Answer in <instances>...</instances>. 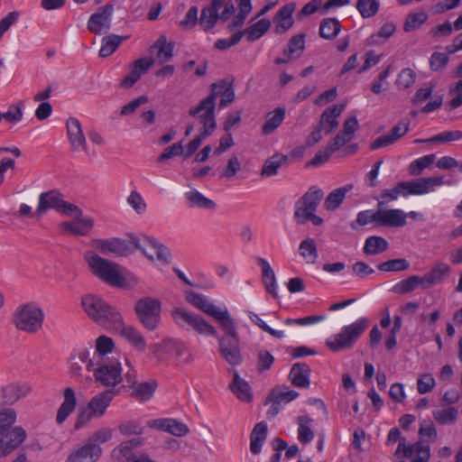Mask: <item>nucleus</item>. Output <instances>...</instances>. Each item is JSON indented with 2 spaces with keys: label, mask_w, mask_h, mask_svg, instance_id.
I'll list each match as a JSON object with an SVG mask.
<instances>
[{
  "label": "nucleus",
  "mask_w": 462,
  "mask_h": 462,
  "mask_svg": "<svg viewBox=\"0 0 462 462\" xmlns=\"http://www.w3.org/2000/svg\"><path fill=\"white\" fill-rule=\"evenodd\" d=\"M262 281L266 291L273 298L278 299V286L273 270L269 263L262 259Z\"/></svg>",
  "instance_id": "38"
},
{
  "label": "nucleus",
  "mask_w": 462,
  "mask_h": 462,
  "mask_svg": "<svg viewBox=\"0 0 462 462\" xmlns=\"http://www.w3.org/2000/svg\"><path fill=\"white\" fill-rule=\"evenodd\" d=\"M318 204H301L295 210L294 217L299 224H305L308 221L312 222L315 226L322 224V217L317 216Z\"/></svg>",
  "instance_id": "36"
},
{
  "label": "nucleus",
  "mask_w": 462,
  "mask_h": 462,
  "mask_svg": "<svg viewBox=\"0 0 462 462\" xmlns=\"http://www.w3.org/2000/svg\"><path fill=\"white\" fill-rule=\"evenodd\" d=\"M388 248V242L382 236H369L364 245V252L366 254L374 255L383 253Z\"/></svg>",
  "instance_id": "44"
},
{
  "label": "nucleus",
  "mask_w": 462,
  "mask_h": 462,
  "mask_svg": "<svg viewBox=\"0 0 462 462\" xmlns=\"http://www.w3.org/2000/svg\"><path fill=\"white\" fill-rule=\"evenodd\" d=\"M356 223L359 226H365L368 224H374L377 226V209L375 210H365L361 211L357 215V218L356 222L351 223V227L356 228Z\"/></svg>",
  "instance_id": "56"
},
{
  "label": "nucleus",
  "mask_w": 462,
  "mask_h": 462,
  "mask_svg": "<svg viewBox=\"0 0 462 462\" xmlns=\"http://www.w3.org/2000/svg\"><path fill=\"white\" fill-rule=\"evenodd\" d=\"M150 52L155 53V60L158 63L163 64L171 60L173 56V43L167 42V38L161 35L150 47Z\"/></svg>",
  "instance_id": "31"
},
{
  "label": "nucleus",
  "mask_w": 462,
  "mask_h": 462,
  "mask_svg": "<svg viewBox=\"0 0 462 462\" xmlns=\"http://www.w3.org/2000/svg\"><path fill=\"white\" fill-rule=\"evenodd\" d=\"M112 330L120 332L137 350L143 351L145 349L146 342L144 337L134 327H125L124 325L123 317H121V327L118 328H113Z\"/></svg>",
  "instance_id": "37"
},
{
  "label": "nucleus",
  "mask_w": 462,
  "mask_h": 462,
  "mask_svg": "<svg viewBox=\"0 0 462 462\" xmlns=\"http://www.w3.org/2000/svg\"><path fill=\"white\" fill-rule=\"evenodd\" d=\"M85 259L92 273L109 285L123 288L125 279L118 270V265L94 253H86Z\"/></svg>",
  "instance_id": "5"
},
{
  "label": "nucleus",
  "mask_w": 462,
  "mask_h": 462,
  "mask_svg": "<svg viewBox=\"0 0 462 462\" xmlns=\"http://www.w3.org/2000/svg\"><path fill=\"white\" fill-rule=\"evenodd\" d=\"M154 353L162 355H169L175 358H181L185 355L187 356L183 359L184 363H190L192 361L191 355L185 343L180 339L165 338L160 343L152 346Z\"/></svg>",
  "instance_id": "13"
},
{
  "label": "nucleus",
  "mask_w": 462,
  "mask_h": 462,
  "mask_svg": "<svg viewBox=\"0 0 462 462\" xmlns=\"http://www.w3.org/2000/svg\"><path fill=\"white\" fill-rule=\"evenodd\" d=\"M457 415L458 411L454 407H448L433 411V417L439 424L454 423Z\"/></svg>",
  "instance_id": "52"
},
{
  "label": "nucleus",
  "mask_w": 462,
  "mask_h": 462,
  "mask_svg": "<svg viewBox=\"0 0 462 462\" xmlns=\"http://www.w3.org/2000/svg\"><path fill=\"white\" fill-rule=\"evenodd\" d=\"M143 427L135 420H128L119 425V431L125 436L142 435Z\"/></svg>",
  "instance_id": "58"
},
{
  "label": "nucleus",
  "mask_w": 462,
  "mask_h": 462,
  "mask_svg": "<svg viewBox=\"0 0 462 462\" xmlns=\"http://www.w3.org/2000/svg\"><path fill=\"white\" fill-rule=\"evenodd\" d=\"M410 263L405 259H393L378 265L381 272H401L409 269Z\"/></svg>",
  "instance_id": "53"
},
{
  "label": "nucleus",
  "mask_w": 462,
  "mask_h": 462,
  "mask_svg": "<svg viewBox=\"0 0 462 462\" xmlns=\"http://www.w3.org/2000/svg\"><path fill=\"white\" fill-rule=\"evenodd\" d=\"M135 312L148 330H154L160 323L161 302L152 298H144L139 300L134 307Z\"/></svg>",
  "instance_id": "10"
},
{
  "label": "nucleus",
  "mask_w": 462,
  "mask_h": 462,
  "mask_svg": "<svg viewBox=\"0 0 462 462\" xmlns=\"http://www.w3.org/2000/svg\"><path fill=\"white\" fill-rule=\"evenodd\" d=\"M356 6L360 15L367 19L377 14L380 4L376 0H357Z\"/></svg>",
  "instance_id": "48"
},
{
  "label": "nucleus",
  "mask_w": 462,
  "mask_h": 462,
  "mask_svg": "<svg viewBox=\"0 0 462 462\" xmlns=\"http://www.w3.org/2000/svg\"><path fill=\"white\" fill-rule=\"evenodd\" d=\"M415 78V72L411 69L406 68L398 74L395 83L399 88L406 89L414 84Z\"/></svg>",
  "instance_id": "55"
},
{
  "label": "nucleus",
  "mask_w": 462,
  "mask_h": 462,
  "mask_svg": "<svg viewBox=\"0 0 462 462\" xmlns=\"http://www.w3.org/2000/svg\"><path fill=\"white\" fill-rule=\"evenodd\" d=\"M128 37H123L116 34L105 36L102 40V45L99 50V56L106 58L116 51L120 43Z\"/></svg>",
  "instance_id": "45"
},
{
  "label": "nucleus",
  "mask_w": 462,
  "mask_h": 462,
  "mask_svg": "<svg viewBox=\"0 0 462 462\" xmlns=\"http://www.w3.org/2000/svg\"><path fill=\"white\" fill-rule=\"evenodd\" d=\"M26 431L22 427L0 434V457H5L16 449L26 439Z\"/></svg>",
  "instance_id": "19"
},
{
  "label": "nucleus",
  "mask_w": 462,
  "mask_h": 462,
  "mask_svg": "<svg viewBox=\"0 0 462 462\" xmlns=\"http://www.w3.org/2000/svg\"><path fill=\"white\" fill-rule=\"evenodd\" d=\"M240 169V162L238 158L234 155L228 160L226 166L221 171L219 177L230 179L234 177Z\"/></svg>",
  "instance_id": "60"
},
{
  "label": "nucleus",
  "mask_w": 462,
  "mask_h": 462,
  "mask_svg": "<svg viewBox=\"0 0 462 462\" xmlns=\"http://www.w3.org/2000/svg\"><path fill=\"white\" fill-rule=\"evenodd\" d=\"M407 215L401 209H377V226L402 227L406 225Z\"/></svg>",
  "instance_id": "25"
},
{
  "label": "nucleus",
  "mask_w": 462,
  "mask_h": 462,
  "mask_svg": "<svg viewBox=\"0 0 462 462\" xmlns=\"http://www.w3.org/2000/svg\"><path fill=\"white\" fill-rule=\"evenodd\" d=\"M420 286L423 289V281L421 276L411 275L407 279L402 280L393 287V291L399 294H406Z\"/></svg>",
  "instance_id": "41"
},
{
  "label": "nucleus",
  "mask_w": 462,
  "mask_h": 462,
  "mask_svg": "<svg viewBox=\"0 0 462 462\" xmlns=\"http://www.w3.org/2000/svg\"><path fill=\"white\" fill-rule=\"evenodd\" d=\"M1 114L3 119L13 124L20 122L23 115L21 106L16 104L10 106L7 112Z\"/></svg>",
  "instance_id": "62"
},
{
  "label": "nucleus",
  "mask_w": 462,
  "mask_h": 462,
  "mask_svg": "<svg viewBox=\"0 0 462 462\" xmlns=\"http://www.w3.org/2000/svg\"><path fill=\"white\" fill-rule=\"evenodd\" d=\"M341 25L336 18H325L319 25V36L327 39H334L340 32Z\"/></svg>",
  "instance_id": "43"
},
{
  "label": "nucleus",
  "mask_w": 462,
  "mask_h": 462,
  "mask_svg": "<svg viewBox=\"0 0 462 462\" xmlns=\"http://www.w3.org/2000/svg\"><path fill=\"white\" fill-rule=\"evenodd\" d=\"M353 184H346L332 190L327 197L325 202H343L346 194L353 189Z\"/></svg>",
  "instance_id": "59"
},
{
  "label": "nucleus",
  "mask_w": 462,
  "mask_h": 462,
  "mask_svg": "<svg viewBox=\"0 0 462 462\" xmlns=\"http://www.w3.org/2000/svg\"><path fill=\"white\" fill-rule=\"evenodd\" d=\"M32 391L29 383H12L4 386L0 391V404L12 405L27 396Z\"/></svg>",
  "instance_id": "21"
},
{
  "label": "nucleus",
  "mask_w": 462,
  "mask_h": 462,
  "mask_svg": "<svg viewBox=\"0 0 462 462\" xmlns=\"http://www.w3.org/2000/svg\"><path fill=\"white\" fill-rule=\"evenodd\" d=\"M436 385L433 375L430 373L422 374L417 379V390L420 394H426L431 392Z\"/></svg>",
  "instance_id": "54"
},
{
  "label": "nucleus",
  "mask_w": 462,
  "mask_h": 462,
  "mask_svg": "<svg viewBox=\"0 0 462 462\" xmlns=\"http://www.w3.org/2000/svg\"><path fill=\"white\" fill-rule=\"evenodd\" d=\"M223 4L224 0H211L210 5L202 9L199 22L205 32L211 30L220 19L218 11Z\"/></svg>",
  "instance_id": "29"
},
{
  "label": "nucleus",
  "mask_w": 462,
  "mask_h": 462,
  "mask_svg": "<svg viewBox=\"0 0 462 462\" xmlns=\"http://www.w3.org/2000/svg\"><path fill=\"white\" fill-rule=\"evenodd\" d=\"M102 454V448L97 444L87 442L74 448L67 457L65 462H97Z\"/></svg>",
  "instance_id": "20"
},
{
  "label": "nucleus",
  "mask_w": 462,
  "mask_h": 462,
  "mask_svg": "<svg viewBox=\"0 0 462 462\" xmlns=\"http://www.w3.org/2000/svg\"><path fill=\"white\" fill-rule=\"evenodd\" d=\"M68 139L72 152L83 151L88 153L87 140L79 121L74 117H69L66 123Z\"/></svg>",
  "instance_id": "18"
},
{
  "label": "nucleus",
  "mask_w": 462,
  "mask_h": 462,
  "mask_svg": "<svg viewBox=\"0 0 462 462\" xmlns=\"http://www.w3.org/2000/svg\"><path fill=\"white\" fill-rule=\"evenodd\" d=\"M186 300L194 307L214 318L220 325L228 323L231 318L226 308H220L209 301L208 297L195 291H189L186 294Z\"/></svg>",
  "instance_id": "12"
},
{
  "label": "nucleus",
  "mask_w": 462,
  "mask_h": 462,
  "mask_svg": "<svg viewBox=\"0 0 462 462\" xmlns=\"http://www.w3.org/2000/svg\"><path fill=\"white\" fill-rule=\"evenodd\" d=\"M427 20L428 14L425 12L409 14L403 24V30L406 32H412L422 25Z\"/></svg>",
  "instance_id": "51"
},
{
  "label": "nucleus",
  "mask_w": 462,
  "mask_h": 462,
  "mask_svg": "<svg viewBox=\"0 0 462 462\" xmlns=\"http://www.w3.org/2000/svg\"><path fill=\"white\" fill-rule=\"evenodd\" d=\"M296 8L294 3H291L282 6L276 13L273 23L275 24V32L277 34H282L292 27L294 20L292 14Z\"/></svg>",
  "instance_id": "27"
},
{
  "label": "nucleus",
  "mask_w": 462,
  "mask_h": 462,
  "mask_svg": "<svg viewBox=\"0 0 462 462\" xmlns=\"http://www.w3.org/2000/svg\"><path fill=\"white\" fill-rule=\"evenodd\" d=\"M394 454L398 457L402 454L404 457L411 458V462H427L430 457V448L421 441L406 445L403 440L398 444Z\"/></svg>",
  "instance_id": "17"
},
{
  "label": "nucleus",
  "mask_w": 462,
  "mask_h": 462,
  "mask_svg": "<svg viewBox=\"0 0 462 462\" xmlns=\"http://www.w3.org/2000/svg\"><path fill=\"white\" fill-rule=\"evenodd\" d=\"M15 420L16 413L12 409L0 412V434L11 430Z\"/></svg>",
  "instance_id": "57"
},
{
  "label": "nucleus",
  "mask_w": 462,
  "mask_h": 462,
  "mask_svg": "<svg viewBox=\"0 0 462 462\" xmlns=\"http://www.w3.org/2000/svg\"><path fill=\"white\" fill-rule=\"evenodd\" d=\"M232 372L234 378L229 384L231 392L242 402H250L253 400V393L248 383L240 377L235 369H229Z\"/></svg>",
  "instance_id": "32"
},
{
  "label": "nucleus",
  "mask_w": 462,
  "mask_h": 462,
  "mask_svg": "<svg viewBox=\"0 0 462 462\" xmlns=\"http://www.w3.org/2000/svg\"><path fill=\"white\" fill-rule=\"evenodd\" d=\"M215 107L212 96L203 98L196 107L189 111V116H198L203 125L200 134L204 136L211 135L217 127Z\"/></svg>",
  "instance_id": "11"
},
{
  "label": "nucleus",
  "mask_w": 462,
  "mask_h": 462,
  "mask_svg": "<svg viewBox=\"0 0 462 462\" xmlns=\"http://www.w3.org/2000/svg\"><path fill=\"white\" fill-rule=\"evenodd\" d=\"M113 11L114 6L111 4L100 7L97 12L90 15L88 29L96 34H101L102 32L108 31L111 27Z\"/></svg>",
  "instance_id": "15"
},
{
  "label": "nucleus",
  "mask_w": 462,
  "mask_h": 462,
  "mask_svg": "<svg viewBox=\"0 0 462 462\" xmlns=\"http://www.w3.org/2000/svg\"><path fill=\"white\" fill-rule=\"evenodd\" d=\"M171 317L180 328L186 329L192 328L204 336L217 337V330L213 326L199 316L188 312L181 308H173Z\"/></svg>",
  "instance_id": "9"
},
{
  "label": "nucleus",
  "mask_w": 462,
  "mask_h": 462,
  "mask_svg": "<svg viewBox=\"0 0 462 462\" xmlns=\"http://www.w3.org/2000/svg\"><path fill=\"white\" fill-rule=\"evenodd\" d=\"M151 246L157 254V259L163 264L169 263L171 254L169 249L162 244H159L154 238L143 236L138 238L131 236L129 240L120 238L110 239H94L92 245L103 254H112L117 256H125L134 253V249H139L149 260H153L152 254L147 252L145 245Z\"/></svg>",
  "instance_id": "1"
},
{
  "label": "nucleus",
  "mask_w": 462,
  "mask_h": 462,
  "mask_svg": "<svg viewBox=\"0 0 462 462\" xmlns=\"http://www.w3.org/2000/svg\"><path fill=\"white\" fill-rule=\"evenodd\" d=\"M287 162V156L282 153H275L268 158L262 168V176L271 177L276 175L278 169Z\"/></svg>",
  "instance_id": "42"
},
{
  "label": "nucleus",
  "mask_w": 462,
  "mask_h": 462,
  "mask_svg": "<svg viewBox=\"0 0 462 462\" xmlns=\"http://www.w3.org/2000/svg\"><path fill=\"white\" fill-rule=\"evenodd\" d=\"M305 48V34H298L291 37L286 48L283 51V56L275 60L276 64H283L289 62L291 59L298 58L301 55Z\"/></svg>",
  "instance_id": "28"
},
{
  "label": "nucleus",
  "mask_w": 462,
  "mask_h": 462,
  "mask_svg": "<svg viewBox=\"0 0 462 462\" xmlns=\"http://www.w3.org/2000/svg\"><path fill=\"white\" fill-rule=\"evenodd\" d=\"M228 321L227 326L221 325L226 334L219 338V354L228 365L234 367L242 363L243 357L235 323L232 318Z\"/></svg>",
  "instance_id": "7"
},
{
  "label": "nucleus",
  "mask_w": 462,
  "mask_h": 462,
  "mask_svg": "<svg viewBox=\"0 0 462 462\" xmlns=\"http://www.w3.org/2000/svg\"><path fill=\"white\" fill-rule=\"evenodd\" d=\"M324 191L317 186H312L300 198L299 202H319L324 199Z\"/></svg>",
  "instance_id": "64"
},
{
  "label": "nucleus",
  "mask_w": 462,
  "mask_h": 462,
  "mask_svg": "<svg viewBox=\"0 0 462 462\" xmlns=\"http://www.w3.org/2000/svg\"><path fill=\"white\" fill-rule=\"evenodd\" d=\"M122 369L118 361L114 360L103 364L94 370V376L97 382L109 387L116 386L122 381Z\"/></svg>",
  "instance_id": "14"
},
{
  "label": "nucleus",
  "mask_w": 462,
  "mask_h": 462,
  "mask_svg": "<svg viewBox=\"0 0 462 462\" xmlns=\"http://www.w3.org/2000/svg\"><path fill=\"white\" fill-rule=\"evenodd\" d=\"M77 399L72 388L68 387L64 390V400L57 411L56 421L58 424L63 423L67 418L75 410Z\"/></svg>",
  "instance_id": "33"
},
{
  "label": "nucleus",
  "mask_w": 462,
  "mask_h": 462,
  "mask_svg": "<svg viewBox=\"0 0 462 462\" xmlns=\"http://www.w3.org/2000/svg\"><path fill=\"white\" fill-rule=\"evenodd\" d=\"M156 386L154 381L139 383L134 386L132 395L141 401H148L153 395Z\"/></svg>",
  "instance_id": "49"
},
{
  "label": "nucleus",
  "mask_w": 462,
  "mask_h": 462,
  "mask_svg": "<svg viewBox=\"0 0 462 462\" xmlns=\"http://www.w3.org/2000/svg\"><path fill=\"white\" fill-rule=\"evenodd\" d=\"M285 108L277 107L273 111L267 113L265 123L262 126V132L265 134H273L282 123L285 118Z\"/></svg>",
  "instance_id": "39"
},
{
  "label": "nucleus",
  "mask_w": 462,
  "mask_h": 462,
  "mask_svg": "<svg viewBox=\"0 0 462 462\" xmlns=\"http://www.w3.org/2000/svg\"><path fill=\"white\" fill-rule=\"evenodd\" d=\"M405 186L406 196L408 195H423L431 192L436 187L444 184L443 177H429L420 178L409 181H403Z\"/></svg>",
  "instance_id": "16"
},
{
  "label": "nucleus",
  "mask_w": 462,
  "mask_h": 462,
  "mask_svg": "<svg viewBox=\"0 0 462 462\" xmlns=\"http://www.w3.org/2000/svg\"><path fill=\"white\" fill-rule=\"evenodd\" d=\"M50 208L72 218L71 222H62L60 224V228L66 233L85 236L93 227V219L91 217H82V211L76 204H39L36 215H44Z\"/></svg>",
  "instance_id": "3"
},
{
  "label": "nucleus",
  "mask_w": 462,
  "mask_h": 462,
  "mask_svg": "<svg viewBox=\"0 0 462 462\" xmlns=\"http://www.w3.org/2000/svg\"><path fill=\"white\" fill-rule=\"evenodd\" d=\"M43 319L42 310L31 303L19 306L13 315L16 328L27 333L37 332L42 328Z\"/></svg>",
  "instance_id": "8"
},
{
  "label": "nucleus",
  "mask_w": 462,
  "mask_h": 462,
  "mask_svg": "<svg viewBox=\"0 0 462 462\" xmlns=\"http://www.w3.org/2000/svg\"><path fill=\"white\" fill-rule=\"evenodd\" d=\"M81 304L87 315L106 329L121 327L122 315L103 299L88 294L82 298Z\"/></svg>",
  "instance_id": "2"
},
{
  "label": "nucleus",
  "mask_w": 462,
  "mask_h": 462,
  "mask_svg": "<svg viewBox=\"0 0 462 462\" xmlns=\"http://www.w3.org/2000/svg\"><path fill=\"white\" fill-rule=\"evenodd\" d=\"M154 64V59L141 58L136 60L129 72L120 82V87L129 88L136 83L141 76L146 73Z\"/></svg>",
  "instance_id": "24"
},
{
  "label": "nucleus",
  "mask_w": 462,
  "mask_h": 462,
  "mask_svg": "<svg viewBox=\"0 0 462 462\" xmlns=\"http://www.w3.org/2000/svg\"><path fill=\"white\" fill-rule=\"evenodd\" d=\"M299 252L307 263H313L318 258L316 244L311 238H307L300 244Z\"/></svg>",
  "instance_id": "47"
},
{
  "label": "nucleus",
  "mask_w": 462,
  "mask_h": 462,
  "mask_svg": "<svg viewBox=\"0 0 462 462\" xmlns=\"http://www.w3.org/2000/svg\"><path fill=\"white\" fill-rule=\"evenodd\" d=\"M244 36V32H236L229 39H218L215 42V48L225 51L237 44Z\"/></svg>",
  "instance_id": "63"
},
{
  "label": "nucleus",
  "mask_w": 462,
  "mask_h": 462,
  "mask_svg": "<svg viewBox=\"0 0 462 462\" xmlns=\"http://www.w3.org/2000/svg\"><path fill=\"white\" fill-rule=\"evenodd\" d=\"M238 3L239 13L236 14L232 23L228 24L229 32H234L236 28L242 27L246 18V15L252 10L251 0H236Z\"/></svg>",
  "instance_id": "46"
},
{
  "label": "nucleus",
  "mask_w": 462,
  "mask_h": 462,
  "mask_svg": "<svg viewBox=\"0 0 462 462\" xmlns=\"http://www.w3.org/2000/svg\"><path fill=\"white\" fill-rule=\"evenodd\" d=\"M211 93L208 97L213 96L214 106H216V100L217 97H221L219 101V107L225 108L230 105L236 97L235 89L232 86V81L227 79H221L217 83H213L210 86Z\"/></svg>",
  "instance_id": "22"
},
{
  "label": "nucleus",
  "mask_w": 462,
  "mask_h": 462,
  "mask_svg": "<svg viewBox=\"0 0 462 462\" xmlns=\"http://www.w3.org/2000/svg\"><path fill=\"white\" fill-rule=\"evenodd\" d=\"M369 319L365 317L357 319L349 325L343 326L339 332L326 340V346L333 352L352 348L369 327Z\"/></svg>",
  "instance_id": "4"
},
{
  "label": "nucleus",
  "mask_w": 462,
  "mask_h": 462,
  "mask_svg": "<svg viewBox=\"0 0 462 462\" xmlns=\"http://www.w3.org/2000/svg\"><path fill=\"white\" fill-rule=\"evenodd\" d=\"M144 443L143 438L138 437L121 442L111 452V457L116 462H123L125 457L134 454L133 449L142 447Z\"/></svg>",
  "instance_id": "35"
},
{
  "label": "nucleus",
  "mask_w": 462,
  "mask_h": 462,
  "mask_svg": "<svg viewBox=\"0 0 462 462\" xmlns=\"http://www.w3.org/2000/svg\"><path fill=\"white\" fill-rule=\"evenodd\" d=\"M147 426L152 429L169 432L176 437H183L189 433V427L175 419L163 418L147 421Z\"/></svg>",
  "instance_id": "23"
},
{
  "label": "nucleus",
  "mask_w": 462,
  "mask_h": 462,
  "mask_svg": "<svg viewBox=\"0 0 462 462\" xmlns=\"http://www.w3.org/2000/svg\"><path fill=\"white\" fill-rule=\"evenodd\" d=\"M436 159L435 154L422 156L411 162L409 165V173L411 176L420 175L425 168L431 165Z\"/></svg>",
  "instance_id": "50"
},
{
  "label": "nucleus",
  "mask_w": 462,
  "mask_h": 462,
  "mask_svg": "<svg viewBox=\"0 0 462 462\" xmlns=\"http://www.w3.org/2000/svg\"><path fill=\"white\" fill-rule=\"evenodd\" d=\"M451 269L448 263L443 262L435 263L430 272L421 276L423 289L426 290L442 283L449 275Z\"/></svg>",
  "instance_id": "26"
},
{
  "label": "nucleus",
  "mask_w": 462,
  "mask_h": 462,
  "mask_svg": "<svg viewBox=\"0 0 462 462\" xmlns=\"http://www.w3.org/2000/svg\"><path fill=\"white\" fill-rule=\"evenodd\" d=\"M345 109V104L335 105L332 107L326 109L320 116L319 127L324 131L325 134H331L338 126L337 118L341 115Z\"/></svg>",
  "instance_id": "30"
},
{
  "label": "nucleus",
  "mask_w": 462,
  "mask_h": 462,
  "mask_svg": "<svg viewBox=\"0 0 462 462\" xmlns=\"http://www.w3.org/2000/svg\"><path fill=\"white\" fill-rule=\"evenodd\" d=\"M117 393L114 390H106L92 397L86 408L79 409L75 429L82 428L93 418L102 417Z\"/></svg>",
  "instance_id": "6"
},
{
  "label": "nucleus",
  "mask_w": 462,
  "mask_h": 462,
  "mask_svg": "<svg viewBox=\"0 0 462 462\" xmlns=\"http://www.w3.org/2000/svg\"><path fill=\"white\" fill-rule=\"evenodd\" d=\"M178 155H182L184 157V147L181 142L175 143L171 146L164 149L162 153L159 156L158 161H166Z\"/></svg>",
  "instance_id": "61"
},
{
  "label": "nucleus",
  "mask_w": 462,
  "mask_h": 462,
  "mask_svg": "<svg viewBox=\"0 0 462 462\" xmlns=\"http://www.w3.org/2000/svg\"><path fill=\"white\" fill-rule=\"evenodd\" d=\"M310 368L304 363L294 364L290 372L291 383L300 388H308L310 386Z\"/></svg>",
  "instance_id": "34"
},
{
  "label": "nucleus",
  "mask_w": 462,
  "mask_h": 462,
  "mask_svg": "<svg viewBox=\"0 0 462 462\" xmlns=\"http://www.w3.org/2000/svg\"><path fill=\"white\" fill-rule=\"evenodd\" d=\"M297 423L299 425L297 430L299 441L301 444L310 443L314 439L313 420L309 415H300L297 418Z\"/></svg>",
  "instance_id": "40"
}]
</instances>
